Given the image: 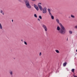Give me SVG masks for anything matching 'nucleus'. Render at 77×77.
<instances>
[{"label": "nucleus", "mask_w": 77, "mask_h": 77, "mask_svg": "<svg viewBox=\"0 0 77 77\" xmlns=\"http://www.w3.org/2000/svg\"><path fill=\"white\" fill-rule=\"evenodd\" d=\"M60 28L59 26H57V30L58 31H59V33L61 35H65V33H66V29L65 28V27L62 25L61 26L60 25Z\"/></svg>", "instance_id": "1"}, {"label": "nucleus", "mask_w": 77, "mask_h": 77, "mask_svg": "<svg viewBox=\"0 0 77 77\" xmlns=\"http://www.w3.org/2000/svg\"><path fill=\"white\" fill-rule=\"evenodd\" d=\"M25 2L26 7H27V8L29 9H30L31 8H32V7L30 5V4H29V1L28 0H25Z\"/></svg>", "instance_id": "2"}, {"label": "nucleus", "mask_w": 77, "mask_h": 77, "mask_svg": "<svg viewBox=\"0 0 77 77\" xmlns=\"http://www.w3.org/2000/svg\"><path fill=\"white\" fill-rule=\"evenodd\" d=\"M48 11L49 13V15L51 16L52 20H54V16L52 15L51 13V10L50 8L48 9Z\"/></svg>", "instance_id": "3"}, {"label": "nucleus", "mask_w": 77, "mask_h": 77, "mask_svg": "<svg viewBox=\"0 0 77 77\" xmlns=\"http://www.w3.org/2000/svg\"><path fill=\"white\" fill-rule=\"evenodd\" d=\"M42 27H43V29H44L45 30V32H47L48 30L47 27V26L44 24H43L42 25Z\"/></svg>", "instance_id": "4"}, {"label": "nucleus", "mask_w": 77, "mask_h": 77, "mask_svg": "<svg viewBox=\"0 0 77 77\" xmlns=\"http://www.w3.org/2000/svg\"><path fill=\"white\" fill-rule=\"evenodd\" d=\"M43 14H46L47 13V8L45 7L43 8L42 10Z\"/></svg>", "instance_id": "5"}, {"label": "nucleus", "mask_w": 77, "mask_h": 77, "mask_svg": "<svg viewBox=\"0 0 77 77\" xmlns=\"http://www.w3.org/2000/svg\"><path fill=\"white\" fill-rule=\"evenodd\" d=\"M40 5H41V3H39L38 4V6L40 9V11H42L43 10L42 8V6Z\"/></svg>", "instance_id": "6"}, {"label": "nucleus", "mask_w": 77, "mask_h": 77, "mask_svg": "<svg viewBox=\"0 0 77 77\" xmlns=\"http://www.w3.org/2000/svg\"><path fill=\"white\" fill-rule=\"evenodd\" d=\"M56 21L57 23H58V24H59V26H61L62 25V24H61V23H59V19H56Z\"/></svg>", "instance_id": "7"}, {"label": "nucleus", "mask_w": 77, "mask_h": 77, "mask_svg": "<svg viewBox=\"0 0 77 77\" xmlns=\"http://www.w3.org/2000/svg\"><path fill=\"white\" fill-rule=\"evenodd\" d=\"M34 8H35L37 10V11H39V8H38V7L37 5H36L35 4H34Z\"/></svg>", "instance_id": "8"}, {"label": "nucleus", "mask_w": 77, "mask_h": 77, "mask_svg": "<svg viewBox=\"0 0 77 77\" xmlns=\"http://www.w3.org/2000/svg\"><path fill=\"white\" fill-rule=\"evenodd\" d=\"M9 73L11 75H13V72L12 71H10L9 72Z\"/></svg>", "instance_id": "9"}, {"label": "nucleus", "mask_w": 77, "mask_h": 77, "mask_svg": "<svg viewBox=\"0 0 77 77\" xmlns=\"http://www.w3.org/2000/svg\"><path fill=\"white\" fill-rule=\"evenodd\" d=\"M0 29L1 30H2L3 29V27H2V24L0 23Z\"/></svg>", "instance_id": "10"}, {"label": "nucleus", "mask_w": 77, "mask_h": 77, "mask_svg": "<svg viewBox=\"0 0 77 77\" xmlns=\"http://www.w3.org/2000/svg\"><path fill=\"white\" fill-rule=\"evenodd\" d=\"M71 18H75V16L72 14H71Z\"/></svg>", "instance_id": "11"}, {"label": "nucleus", "mask_w": 77, "mask_h": 77, "mask_svg": "<svg viewBox=\"0 0 77 77\" xmlns=\"http://www.w3.org/2000/svg\"><path fill=\"white\" fill-rule=\"evenodd\" d=\"M66 63H67L66 62H65L64 63H63V66H66Z\"/></svg>", "instance_id": "12"}, {"label": "nucleus", "mask_w": 77, "mask_h": 77, "mask_svg": "<svg viewBox=\"0 0 77 77\" xmlns=\"http://www.w3.org/2000/svg\"><path fill=\"white\" fill-rule=\"evenodd\" d=\"M1 14H2V15H4V14H5V13H4V12L2 10L1 11Z\"/></svg>", "instance_id": "13"}, {"label": "nucleus", "mask_w": 77, "mask_h": 77, "mask_svg": "<svg viewBox=\"0 0 77 77\" xmlns=\"http://www.w3.org/2000/svg\"><path fill=\"white\" fill-rule=\"evenodd\" d=\"M55 51H56L57 53H59V51L57 50H55Z\"/></svg>", "instance_id": "14"}, {"label": "nucleus", "mask_w": 77, "mask_h": 77, "mask_svg": "<svg viewBox=\"0 0 77 77\" xmlns=\"http://www.w3.org/2000/svg\"><path fill=\"white\" fill-rule=\"evenodd\" d=\"M69 34H72V32L71 31H69Z\"/></svg>", "instance_id": "15"}, {"label": "nucleus", "mask_w": 77, "mask_h": 77, "mask_svg": "<svg viewBox=\"0 0 77 77\" xmlns=\"http://www.w3.org/2000/svg\"><path fill=\"white\" fill-rule=\"evenodd\" d=\"M39 18L40 19H41V20L42 19V17H41V16H39Z\"/></svg>", "instance_id": "16"}, {"label": "nucleus", "mask_w": 77, "mask_h": 77, "mask_svg": "<svg viewBox=\"0 0 77 77\" xmlns=\"http://www.w3.org/2000/svg\"><path fill=\"white\" fill-rule=\"evenodd\" d=\"M34 16L35 18H37V15H36V14H35Z\"/></svg>", "instance_id": "17"}, {"label": "nucleus", "mask_w": 77, "mask_h": 77, "mask_svg": "<svg viewBox=\"0 0 77 77\" xmlns=\"http://www.w3.org/2000/svg\"><path fill=\"white\" fill-rule=\"evenodd\" d=\"M24 44H25V45H27V42H26L25 41L24 42Z\"/></svg>", "instance_id": "18"}, {"label": "nucleus", "mask_w": 77, "mask_h": 77, "mask_svg": "<svg viewBox=\"0 0 77 77\" xmlns=\"http://www.w3.org/2000/svg\"><path fill=\"white\" fill-rule=\"evenodd\" d=\"M72 72H74V69H72Z\"/></svg>", "instance_id": "19"}, {"label": "nucleus", "mask_w": 77, "mask_h": 77, "mask_svg": "<svg viewBox=\"0 0 77 77\" xmlns=\"http://www.w3.org/2000/svg\"><path fill=\"white\" fill-rule=\"evenodd\" d=\"M66 69L67 71H69V69L68 68H66Z\"/></svg>", "instance_id": "20"}, {"label": "nucleus", "mask_w": 77, "mask_h": 77, "mask_svg": "<svg viewBox=\"0 0 77 77\" xmlns=\"http://www.w3.org/2000/svg\"><path fill=\"white\" fill-rule=\"evenodd\" d=\"M74 28H75V29H77V25L75 26Z\"/></svg>", "instance_id": "21"}, {"label": "nucleus", "mask_w": 77, "mask_h": 77, "mask_svg": "<svg viewBox=\"0 0 77 77\" xmlns=\"http://www.w3.org/2000/svg\"><path fill=\"white\" fill-rule=\"evenodd\" d=\"M42 54H41V52H40L39 53V55L40 56H41V55H42Z\"/></svg>", "instance_id": "22"}, {"label": "nucleus", "mask_w": 77, "mask_h": 77, "mask_svg": "<svg viewBox=\"0 0 77 77\" xmlns=\"http://www.w3.org/2000/svg\"><path fill=\"white\" fill-rule=\"evenodd\" d=\"M38 21H40V19L39 18H38Z\"/></svg>", "instance_id": "23"}, {"label": "nucleus", "mask_w": 77, "mask_h": 77, "mask_svg": "<svg viewBox=\"0 0 77 77\" xmlns=\"http://www.w3.org/2000/svg\"><path fill=\"white\" fill-rule=\"evenodd\" d=\"M74 77H77V76L75 75H73Z\"/></svg>", "instance_id": "24"}, {"label": "nucleus", "mask_w": 77, "mask_h": 77, "mask_svg": "<svg viewBox=\"0 0 77 77\" xmlns=\"http://www.w3.org/2000/svg\"><path fill=\"white\" fill-rule=\"evenodd\" d=\"M32 0V1H36V0Z\"/></svg>", "instance_id": "25"}, {"label": "nucleus", "mask_w": 77, "mask_h": 77, "mask_svg": "<svg viewBox=\"0 0 77 77\" xmlns=\"http://www.w3.org/2000/svg\"><path fill=\"white\" fill-rule=\"evenodd\" d=\"M12 22H13V20H12Z\"/></svg>", "instance_id": "26"}, {"label": "nucleus", "mask_w": 77, "mask_h": 77, "mask_svg": "<svg viewBox=\"0 0 77 77\" xmlns=\"http://www.w3.org/2000/svg\"><path fill=\"white\" fill-rule=\"evenodd\" d=\"M13 59H14L15 60V58H14Z\"/></svg>", "instance_id": "27"}, {"label": "nucleus", "mask_w": 77, "mask_h": 77, "mask_svg": "<svg viewBox=\"0 0 77 77\" xmlns=\"http://www.w3.org/2000/svg\"><path fill=\"white\" fill-rule=\"evenodd\" d=\"M19 2H21V1H20V0H19Z\"/></svg>", "instance_id": "28"}, {"label": "nucleus", "mask_w": 77, "mask_h": 77, "mask_svg": "<svg viewBox=\"0 0 77 77\" xmlns=\"http://www.w3.org/2000/svg\"><path fill=\"white\" fill-rule=\"evenodd\" d=\"M21 41H22L23 42V40L22 39L21 40Z\"/></svg>", "instance_id": "29"}, {"label": "nucleus", "mask_w": 77, "mask_h": 77, "mask_svg": "<svg viewBox=\"0 0 77 77\" xmlns=\"http://www.w3.org/2000/svg\"><path fill=\"white\" fill-rule=\"evenodd\" d=\"M67 41H68V38H67Z\"/></svg>", "instance_id": "30"}]
</instances>
